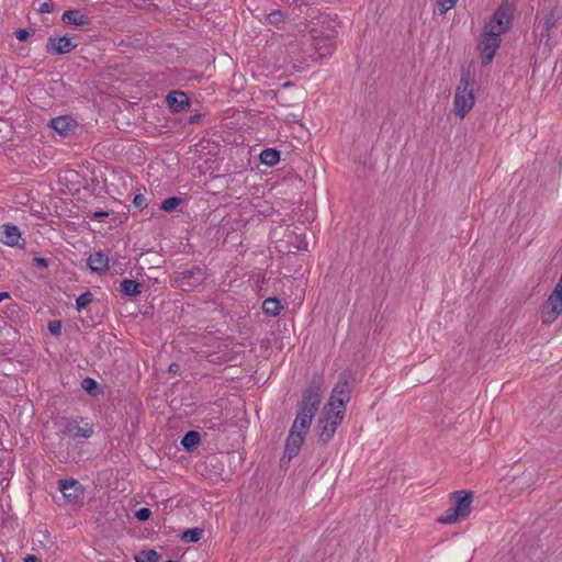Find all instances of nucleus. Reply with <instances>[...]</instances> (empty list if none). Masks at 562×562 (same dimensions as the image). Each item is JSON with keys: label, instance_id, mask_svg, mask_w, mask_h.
<instances>
[{"label": "nucleus", "instance_id": "f257e3e1", "mask_svg": "<svg viewBox=\"0 0 562 562\" xmlns=\"http://www.w3.org/2000/svg\"><path fill=\"white\" fill-rule=\"evenodd\" d=\"M322 381L314 378L305 389L302 400L297 403L296 417L291 426V430L307 435L313 418L318 411L322 402Z\"/></svg>", "mask_w": 562, "mask_h": 562}, {"label": "nucleus", "instance_id": "f03ea898", "mask_svg": "<svg viewBox=\"0 0 562 562\" xmlns=\"http://www.w3.org/2000/svg\"><path fill=\"white\" fill-rule=\"evenodd\" d=\"M451 506L436 520L439 524L451 525L469 517L472 508L473 492L461 490L450 493Z\"/></svg>", "mask_w": 562, "mask_h": 562}, {"label": "nucleus", "instance_id": "7ed1b4c3", "mask_svg": "<svg viewBox=\"0 0 562 562\" xmlns=\"http://www.w3.org/2000/svg\"><path fill=\"white\" fill-rule=\"evenodd\" d=\"M473 85L474 80L471 78L470 71L462 68L460 82L456 89L453 101L454 114L460 119H464L474 105L475 97Z\"/></svg>", "mask_w": 562, "mask_h": 562}, {"label": "nucleus", "instance_id": "20e7f679", "mask_svg": "<svg viewBox=\"0 0 562 562\" xmlns=\"http://www.w3.org/2000/svg\"><path fill=\"white\" fill-rule=\"evenodd\" d=\"M342 411L328 409V405L323 407L318 417V427L321 428L319 440L326 445L335 435L338 426L344 419Z\"/></svg>", "mask_w": 562, "mask_h": 562}, {"label": "nucleus", "instance_id": "39448f33", "mask_svg": "<svg viewBox=\"0 0 562 562\" xmlns=\"http://www.w3.org/2000/svg\"><path fill=\"white\" fill-rule=\"evenodd\" d=\"M350 396L351 389L349 385V375L346 372H342L339 374L338 381L335 384L326 405H328V409L342 411V415H345L346 404L350 401Z\"/></svg>", "mask_w": 562, "mask_h": 562}, {"label": "nucleus", "instance_id": "423d86ee", "mask_svg": "<svg viewBox=\"0 0 562 562\" xmlns=\"http://www.w3.org/2000/svg\"><path fill=\"white\" fill-rule=\"evenodd\" d=\"M562 313V272L553 291L542 305L541 321L546 325L552 324Z\"/></svg>", "mask_w": 562, "mask_h": 562}, {"label": "nucleus", "instance_id": "0eeeda50", "mask_svg": "<svg viewBox=\"0 0 562 562\" xmlns=\"http://www.w3.org/2000/svg\"><path fill=\"white\" fill-rule=\"evenodd\" d=\"M204 270L200 266H193L190 269L176 272L173 285L182 291H193L205 281Z\"/></svg>", "mask_w": 562, "mask_h": 562}, {"label": "nucleus", "instance_id": "6e6552de", "mask_svg": "<svg viewBox=\"0 0 562 562\" xmlns=\"http://www.w3.org/2000/svg\"><path fill=\"white\" fill-rule=\"evenodd\" d=\"M85 419L82 417L77 418H69V417H61L57 422V426L59 428V431L68 436L70 438H90L93 434V426L89 423H85L83 426L80 424L83 423Z\"/></svg>", "mask_w": 562, "mask_h": 562}, {"label": "nucleus", "instance_id": "1a4fd4ad", "mask_svg": "<svg viewBox=\"0 0 562 562\" xmlns=\"http://www.w3.org/2000/svg\"><path fill=\"white\" fill-rule=\"evenodd\" d=\"M499 33H496V31H483L477 45L482 66H487L492 63L496 50L499 48Z\"/></svg>", "mask_w": 562, "mask_h": 562}, {"label": "nucleus", "instance_id": "9d476101", "mask_svg": "<svg viewBox=\"0 0 562 562\" xmlns=\"http://www.w3.org/2000/svg\"><path fill=\"white\" fill-rule=\"evenodd\" d=\"M513 26V14L507 3L501 4L492 14L490 22L484 26L486 31H496L504 34Z\"/></svg>", "mask_w": 562, "mask_h": 562}, {"label": "nucleus", "instance_id": "9b49d317", "mask_svg": "<svg viewBox=\"0 0 562 562\" xmlns=\"http://www.w3.org/2000/svg\"><path fill=\"white\" fill-rule=\"evenodd\" d=\"M58 490L67 503L76 504L83 494V488L76 479L58 481Z\"/></svg>", "mask_w": 562, "mask_h": 562}, {"label": "nucleus", "instance_id": "f8f14e48", "mask_svg": "<svg viewBox=\"0 0 562 562\" xmlns=\"http://www.w3.org/2000/svg\"><path fill=\"white\" fill-rule=\"evenodd\" d=\"M166 103L173 114L182 113L190 109L191 102L188 94L182 90H171L166 95Z\"/></svg>", "mask_w": 562, "mask_h": 562}, {"label": "nucleus", "instance_id": "ddd939ff", "mask_svg": "<svg viewBox=\"0 0 562 562\" xmlns=\"http://www.w3.org/2000/svg\"><path fill=\"white\" fill-rule=\"evenodd\" d=\"M77 44L68 36L48 37L45 49L49 55H65L72 52Z\"/></svg>", "mask_w": 562, "mask_h": 562}, {"label": "nucleus", "instance_id": "4468645a", "mask_svg": "<svg viewBox=\"0 0 562 562\" xmlns=\"http://www.w3.org/2000/svg\"><path fill=\"white\" fill-rule=\"evenodd\" d=\"M305 437V435L290 429L284 445V454L281 458V465L284 463L285 459L288 462H290L294 457L299 454Z\"/></svg>", "mask_w": 562, "mask_h": 562}, {"label": "nucleus", "instance_id": "2eb2a0df", "mask_svg": "<svg viewBox=\"0 0 562 562\" xmlns=\"http://www.w3.org/2000/svg\"><path fill=\"white\" fill-rule=\"evenodd\" d=\"M48 126L59 135L67 137L74 135L78 128V123L70 115H60L52 119Z\"/></svg>", "mask_w": 562, "mask_h": 562}, {"label": "nucleus", "instance_id": "dca6fc26", "mask_svg": "<svg viewBox=\"0 0 562 562\" xmlns=\"http://www.w3.org/2000/svg\"><path fill=\"white\" fill-rule=\"evenodd\" d=\"M21 238V232L19 227L12 223H5L2 225L0 231V241L10 246V247H19L24 248L25 241L22 244L19 243Z\"/></svg>", "mask_w": 562, "mask_h": 562}, {"label": "nucleus", "instance_id": "f3484780", "mask_svg": "<svg viewBox=\"0 0 562 562\" xmlns=\"http://www.w3.org/2000/svg\"><path fill=\"white\" fill-rule=\"evenodd\" d=\"M63 23L83 27L91 24V18L80 9L66 10L61 15Z\"/></svg>", "mask_w": 562, "mask_h": 562}, {"label": "nucleus", "instance_id": "a211bd4d", "mask_svg": "<svg viewBox=\"0 0 562 562\" xmlns=\"http://www.w3.org/2000/svg\"><path fill=\"white\" fill-rule=\"evenodd\" d=\"M311 44L318 59L330 56L335 49L334 42L329 37L313 36Z\"/></svg>", "mask_w": 562, "mask_h": 562}, {"label": "nucleus", "instance_id": "6ab92c4d", "mask_svg": "<svg viewBox=\"0 0 562 562\" xmlns=\"http://www.w3.org/2000/svg\"><path fill=\"white\" fill-rule=\"evenodd\" d=\"M87 265L92 272H105L109 269V257L103 251L94 252L89 256Z\"/></svg>", "mask_w": 562, "mask_h": 562}, {"label": "nucleus", "instance_id": "aec40b11", "mask_svg": "<svg viewBox=\"0 0 562 562\" xmlns=\"http://www.w3.org/2000/svg\"><path fill=\"white\" fill-rule=\"evenodd\" d=\"M120 291L128 297L137 296L142 293V283L133 279H123L120 284Z\"/></svg>", "mask_w": 562, "mask_h": 562}, {"label": "nucleus", "instance_id": "412c9836", "mask_svg": "<svg viewBox=\"0 0 562 562\" xmlns=\"http://www.w3.org/2000/svg\"><path fill=\"white\" fill-rule=\"evenodd\" d=\"M201 441V436L195 430H189L184 434V436L181 438L180 445L182 448L188 451L192 452L194 449L198 448Z\"/></svg>", "mask_w": 562, "mask_h": 562}, {"label": "nucleus", "instance_id": "4be33fe9", "mask_svg": "<svg viewBox=\"0 0 562 562\" xmlns=\"http://www.w3.org/2000/svg\"><path fill=\"white\" fill-rule=\"evenodd\" d=\"M260 162L273 167L280 160V151L277 148H266L259 155Z\"/></svg>", "mask_w": 562, "mask_h": 562}, {"label": "nucleus", "instance_id": "5701e85b", "mask_svg": "<svg viewBox=\"0 0 562 562\" xmlns=\"http://www.w3.org/2000/svg\"><path fill=\"white\" fill-rule=\"evenodd\" d=\"M282 310V305L279 299L268 297L262 303V311L269 316H278Z\"/></svg>", "mask_w": 562, "mask_h": 562}, {"label": "nucleus", "instance_id": "b1692460", "mask_svg": "<svg viewBox=\"0 0 562 562\" xmlns=\"http://www.w3.org/2000/svg\"><path fill=\"white\" fill-rule=\"evenodd\" d=\"M203 533L204 529L202 528H189L182 531V533L180 535V539L186 543H195L202 539Z\"/></svg>", "mask_w": 562, "mask_h": 562}, {"label": "nucleus", "instance_id": "393cba45", "mask_svg": "<svg viewBox=\"0 0 562 562\" xmlns=\"http://www.w3.org/2000/svg\"><path fill=\"white\" fill-rule=\"evenodd\" d=\"M286 13L281 10H273L267 15V21L269 24L282 29V25L285 22Z\"/></svg>", "mask_w": 562, "mask_h": 562}, {"label": "nucleus", "instance_id": "a878e982", "mask_svg": "<svg viewBox=\"0 0 562 562\" xmlns=\"http://www.w3.org/2000/svg\"><path fill=\"white\" fill-rule=\"evenodd\" d=\"M81 387L90 395L97 396L102 392L101 385L92 378H85Z\"/></svg>", "mask_w": 562, "mask_h": 562}, {"label": "nucleus", "instance_id": "bb28decb", "mask_svg": "<svg viewBox=\"0 0 562 562\" xmlns=\"http://www.w3.org/2000/svg\"><path fill=\"white\" fill-rule=\"evenodd\" d=\"M159 553L154 549L142 550L135 555V562H158Z\"/></svg>", "mask_w": 562, "mask_h": 562}, {"label": "nucleus", "instance_id": "cd10ccee", "mask_svg": "<svg viewBox=\"0 0 562 562\" xmlns=\"http://www.w3.org/2000/svg\"><path fill=\"white\" fill-rule=\"evenodd\" d=\"M301 43L299 41H292L286 45V53L291 61L305 60L304 57H300Z\"/></svg>", "mask_w": 562, "mask_h": 562}, {"label": "nucleus", "instance_id": "c85d7f7f", "mask_svg": "<svg viewBox=\"0 0 562 562\" xmlns=\"http://www.w3.org/2000/svg\"><path fill=\"white\" fill-rule=\"evenodd\" d=\"M561 19V14L558 12L557 8L551 9L544 18L543 26L547 30H552L557 26L558 21Z\"/></svg>", "mask_w": 562, "mask_h": 562}, {"label": "nucleus", "instance_id": "c756f323", "mask_svg": "<svg viewBox=\"0 0 562 562\" xmlns=\"http://www.w3.org/2000/svg\"><path fill=\"white\" fill-rule=\"evenodd\" d=\"M182 203V199L179 196H169L165 199L161 204L160 209L165 212H173Z\"/></svg>", "mask_w": 562, "mask_h": 562}, {"label": "nucleus", "instance_id": "7c9ffc66", "mask_svg": "<svg viewBox=\"0 0 562 562\" xmlns=\"http://www.w3.org/2000/svg\"><path fill=\"white\" fill-rule=\"evenodd\" d=\"M92 301H93V295L89 290L81 293L76 300L77 311L80 312V311L85 310L90 303H92Z\"/></svg>", "mask_w": 562, "mask_h": 562}, {"label": "nucleus", "instance_id": "2f4dec72", "mask_svg": "<svg viewBox=\"0 0 562 562\" xmlns=\"http://www.w3.org/2000/svg\"><path fill=\"white\" fill-rule=\"evenodd\" d=\"M201 423L202 428L209 430H218L223 425L222 420L218 417L203 419Z\"/></svg>", "mask_w": 562, "mask_h": 562}, {"label": "nucleus", "instance_id": "473e14b6", "mask_svg": "<svg viewBox=\"0 0 562 562\" xmlns=\"http://www.w3.org/2000/svg\"><path fill=\"white\" fill-rule=\"evenodd\" d=\"M457 1L458 0H436L440 15L446 14L450 9H452Z\"/></svg>", "mask_w": 562, "mask_h": 562}, {"label": "nucleus", "instance_id": "72a5a7b5", "mask_svg": "<svg viewBox=\"0 0 562 562\" xmlns=\"http://www.w3.org/2000/svg\"><path fill=\"white\" fill-rule=\"evenodd\" d=\"M47 328H48L49 333L55 337H58L61 335V322L60 321H56V319L49 321Z\"/></svg>", "mask_w": 562, "mask_h": 562}, {"label": "nucleus", "instance_id": "f704fd0d", "mask_svg": "<svg viewBox=\"0 0 562 562\" xmlns=\"http://www.w3.org/2000/svg\"><path fill=\"white\" fill-rule=\"evenodd\" d=\"M35 33V30L33 29H20L15 31V37L20 42L26 41L32 34Z\"/></svg>", "mask_w": 562, "mask_h": 562}, {"label": "nucleus", "instance_id": "c9c22d12", "mask_svg": "<svg viewBox=\"0 0 562 562\" xmlns=\"http://www.w3.org/2000/svg\"><path fill=\"white\" fill-rule=\"evenodd\" d=\"M133 205L137 210L143 211L145 207H147V199L143 194L138 193L133 199Z\"/></svg>", "mask_w": 562, "mask_h": 562}, {"label": "nucleus", "instance_id": "e433bc0d", "mask_svg": "<svg viewBox=\"0 0 562 562\" xmlns=\"http://www.w3.org/2000/svg\"><path fill=\"white\" fill-rule=\"evenodd\" d=\"M150 515H151V512H150V509H149V508H147V507H142V508H139V509H137V510L135 512V517H136V518H137V520H139V521H146V520H148V519H149V517H150Z\"/></svg>", "mask_w": 562, "mask_h": 562}, {"label": "nucleus", "instance_id": "4c0bfd02", "mask_svg": "<svg viewBox=\"0 0 562 562\" xmlns=\"http://www.w3.org/2000/svg\"><path fill=\"white\" fill-rule=\"evenodd\" d=\"M551 30H547L544 26L542 27V31L539 35V42L540 44H544V46L550 47V41H551Z\"/></svg>", "mask_w": 562, "mask_h": 562}, {"label": "nucleus", "instance_id": "58836bf2", "mask_svg": "<svg viewBox=\"0 0 562 562\" xmlns=\"http://www.w3.org/2000/svg\"><path fill=\"white\" fill-rule=\"evenodd\" d=\"M109 215H110V213L108 211L100 210V211L89 213L87 215V217L92 221H103L104 218L109 217Z\"/></svg>", "mask_w": 562, "mask_h": 562}, {"label": "nucleus", "instance_id": "ea45409f", "mask_svg": "<svg viewBox=\"0 0 562 562\" xmlns=\"http://www.w3.org/2000/svg\"><path fill=\"white\" fill-rule=\"evenodd\" d=\"M55 10V3L53 1H45L41 3L38 8L40 13H52Z\"/></svg>", "mask_w": 562, "mask_h": 562}, {"label": "nucleus", "instance_id": "a19ab883", "mask_svg": "<svg viewBox=\"0 0 562 562\" xmlns=\"http://www.w3.org/2000/svg\"><path fill=\"white\" fill-rule=\"evenodd\" d=\"M33 265L40 269H45L48 267V260L43 257H34Z\"/></svg>", "mask_w": 562, "mask_h": 562}, {"label": "nucleus", "instance_id": "79ce46f5", "mask_svg": "<svg viewBox=\"0 0 562 562\" xmlns=\"http://www.w3.org/2000/svg\"><path fill=\"white\" fill-rule=\"evenodd\" d=\"M202 114H193L188 119V124L193 125L201 121Z\"/></svg>", "mask_w": 562, "mask_h": 562}, {"label": "nucleus", "instance_id": "37998d69", "mask_svg": "<svg viewBox=\"0 0 562 562\" xmlns=\"http://www.w3.org/2000/svg\"><path fill=\"white\" fill-rule=\"evenodd\" d=\"M179 369H180L179 364L176 363V362H172L168 367V372L172 373V374H176L179 371Z\"/></svg>", "mask_w": 562, "mask_h": 562}, {"label": "nucleus", "instance_id": "c03bdc74", "mask_svg": "<svg viewBox=\"0 0 562 562\" xmlns=\"http://www.w3.org/2000/svg\"><path fill=\"white\" fill-rule=\"evenodd\" d=\"M24 562H42L40 558H37L36 555L34 554H27L25 558H24Z\"/></svg>", "mask_w": 562, "mask_h": 562}, {"label": "nucleus", "instance_id": "a18cd8bd", "mask_svg": "<svg viewBox=\"0 0 562 562\" xmlns=\"http://www.w3.org/2000/svg\"><path fill=\"white\" fill-rule=\"evenodd\" d=\"M7 299H10L9 292H0V303Z\"/></svg>", "mask_w": 562, "mask_h": 562}, {"label": "nucleus", "instance_id": "49530a36", "mask_svg": "<svg viewBox=\"0 0 562 562\" xmlns=\"http://www.w3.org/2000/svg\"><path fill=\"white\" fill-rule=\"evenodd\" d=\"M293 3L295 4V8H293V11L297 8L300 12H302V7H306L304 3H297V0H293Z\"/></svg>", "mask_w": 562, "mask_h": 562}, {"label": "nucleus", "instance_id": "de8ad7c7", "mask_svg": "<svg viewBox=\"0 0 562 562\" xmlns=\"http://www.w3.org/2000/svg\"><path fill=\"white\" fill-rule=\"evenodd\" d=\"M0 562H5L4 555L2 554L1 551H0Z\"/></svg>", "mask_w": 562, "mask_h": 562}, {"label": "nucleus", "instance_id": "09e8293b", "mask_svg": "<svg viewBox=\"0 0 562 562\" xmlns=\"http://www.w3.org/2000/svg\"><path fill=\"white\" fill-rule=\"evenodd\" d=\"M167 562H177V561H173V560H168Z\"/></svg>", "mask_w": 562, "mask_h": 562}]
</instances>
